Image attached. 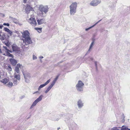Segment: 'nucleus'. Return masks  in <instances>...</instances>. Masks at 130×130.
Wrapping results in <instances>:
<instances>
[{
    "instance_id": "f257e3e1",
    "label": "nucleus",
    "mask_w": 130,
    "mask_h": 130,
    "mask_svg": "<svg viewBox=\"0 0 130 130\" xmlns=\"http://www.w3.org/2000/svg\"><path fill=\"white\" fill-rule=\"evenodd\" d=\"M21 32L22 34V45H23L22 46V47L23 48H24L25 45H27L31 44L32 43V42L30 36V34L27 30H25Z\"/></svg>"
},
{
    "instance_id": "f03ea898",
    "label": "nucleus",
    "mask_w": 130,
    "mask_h": 130,
    "mask_svg": "<svg viewBox=\"0 0 130 130\" xmlns=\"http://www.w3.org/2000/svg\"><path fill=\"white\" fill-rule=\"evenodd\" d=\"M49 8L47 5L44 6L40 5L39 7V11L37 13V15L42 17H45L47 15V13L48 12Z\"/></svg>"
},
{
    "instance_id": "7ed1b4c3",
    "label": "nucleus",
    "mask_w": 130,
    "mask_h": 130,
    "mask_svg": "<svg viewBox=\"0 0 130 130\" xmlns=\"http://www.w3.org/2000/svg\"><path fill=\"white\" fill-rule=\"evenodd\" d=\"M77 6V3L76 2L72 3L70 6V13L71 15H73L76 13Z\"/></svg>"
},
{
    "instance_id": "20e7f679",
    "label": "nucleus",
    "mask_w": 130,
    "mask_h": 130,
    "mask_svg": "<svg viewBox=\"0 0 130 130\" xmlns=\"http://www.w3.org/2000/svg\"><path fill=\"white\" fill-rule=\"evenodd\" d=\"M34 15L32 14L31 15V18L28 21V22L32 26H34L37 24V22L35 18Z\"/></svg>"
},
{
    "instance_id": "39448f33",
    "label": "nucleus",
    "mask_w": 130,
    "mask_h": 130,
    "mask_svg": "<svg viewBox=\"0 0 130 130\" xmlns=\"http://www.w3.org/2000/svg\"><path fill=\"white\" fill-rule=\"evenodd\" d=\"M84 85V84L81 81H79L76 86L77 90L79 91H83V87Z\"/></svg>"
},
{
    "instance_id": "423d86ee",
    "label": "nucleus",
    "mask_w": 130,
    "mask_h": 130,
    "mask_svg": "<svg viewBox=\"0 0 130 130\" xmlns=\"http://www.w3.org/2000/svg\"><path fill=\"white\" fill-rule=\"evenodd\" d=\"M23 68L22 66L20 64H18L15 67L14 69V73L16 74H20V69H22Z\"/></svg>"
},
{
    "instance_id": "0eeeda50",
    "label": "nucleus",
    "mask_w": 130,
    "mask_h": 130,
    "mask_svg": "<svg viewBox=\"0 0 130 130\" xmlns=\"http://www.w3.org/2000/svg\"><path fill=\"white\" fill-rule=\"evenodd\" d=\"M101 2L100 0H92L90 3V5L91 6H97Z\"/></svg>"
},
{
    "instance_id": "6e6552de",
    "label": "nucleus",
    "mask_w": 130,
    "mask_h": 130,
    "mask_svg": "<svg viewBox=\"0 0 130 130\" xmlns=\"http://www.w3.org/2000/svg\"><path fill=\"white\" fill-rule=\"evenodd\" d=\"M24 77L25 79V81L27 83H28L29 82V79L30 78V74L28 73H24L23 72Z\"/></svg>"
},
{
    "instance_id": "1a4fd4ad",
    "label": "nucleus",
    "mask_w": 130,
    "mask_h": 130,
    "mask_svg": "<svg viewBox=\"0 0 130 130\" xmlns=\"http://www.w3.org/2000/svg\"><path fill=\"white\" fill-rule=\"evenodd\" d=\"M117 3V0H110L109 6L111 8H113L115 6Z\"/></svg>"
},
{
    "instance_id": "9d476101",
    "label": "nucleus",
    "mask_w": 130,
    "mask_h": 130,
    "mask_svg": "<svg viewBox=\"0 0 130 130\" xmlns=\"http://www.w3.org/2000/svg\"><path fill=\"white\" fill-rule=\"evenodd\" d=\"M37 21L38 25H40L45 23V19H37Z\"/></svg>"
},
{
    "instance_id": "9b49d317",
    "label": "nucleus",
    "mask_w": 130,
    "mask_h": 130,
    "mask_svg": "<svg viewBox=\"0 0 130 130\" xmlns=\"http://www.w3.org/2000/svg\"><path fill=\"white\" fill-rule=\"evenodd\" d=\"M50 79H49L47 80L44 84L41 85L38 88V90H39L41 88H43L48 84L50 82Z\"/></svg>"
},
{
    "instance_id": "f8f14e48",
    "label": "nucleus",
    "mask_w": 130,
    "mask_h": 130,
    "mask_svg": "<svg viewBox=\"0 0 130 130\" xmlns=\"http://www.w3.org/2000/svg\"><path fill=\"white\" fill-rule=\"evenodd\" d=\"M33 9L29 5H27L25 9L26 13H29V11H32Z\"/></svg>"
},
{
    "instance_id": "ddd939ff",
    "label": "nucleus",
    "mask_w": 130,
    "mask_h": 130,
    "mask_svg": "<svg viewBox=\"0 0 130 130\" xmlns=\"http://www.w3.org/2000/svg\"><path fill=\"white\" fill-rule=\"evenodd\" d=\"M13 51V52H17L19 50V48L15 44H13L12 46Z\"/></svg>"
},
{
    "instance_id": "4468645a",
    "label": "nucleus",
    "mask_w": 130,
    "mask_h": 130,
    "mask_svg": "<svg viewBox=\"0 0 130 130\" xmlns=\"http://www.w3.org/2000/svg\"><path fill=\"white\" fill-rule=\"evenodd\" d=\"M77 105L79 108H81L83 106L84 103L81 100H79L77 102Z\"/></svg>"
},
{
    "instance_id": "2eb2a0df",
    "label": "nucleus",
    "mask_w": 130,
    "mask_h": 130,
    "mask_svg": "<svg viewBox=\"0 0 130 130\" xmlns=\"http://www.w3.org/2000/svg\"><path fill=\"white\" fill-rule=\"evenodd\" d=\"M10 61L11 64L13 66H15L17 63V60L13 58H10Z\"/></svg>"
},
{
    "instance_id": "dca6fc26",
    "label": "nucleus",
    "mask_w": 130,
    "mask_h": 130,
    "mask_svg": "<svg viewBox=\"0 0 130 130\" xmlns=\"http://www.w3.org/2000/svg\"><path fill=\"white\" fill-rule=\"evenodd\" d=\"M14 78L18 80H20V74H16L14 73Z\"/></svg>"
},
{
    "instance_id": "f3484780",
    "label": "nucleus",
    "mask_w": 130,
    "mask_h": 130,
    "mask_svg": "<svg viewBox=\"0 0 130 130\" xmlns=\"http://www.w3.org/2000/svg\"><path fill=\"white\" fill-rule=\"evenodd\" d=\"M8 81V79L7 78H4L0 80V82L3 83L4 84L6 85Z\"/></svg>"
},
{
    "instance_id": "a211bd4d",
    "label": "nucleus",
    "mask_w": 130,
    "mask_h": 130,
    "mask_svg": "<svg viewBox=\"0 0 130 130\" xmlns=\"http://www.w3.org/2000/svg\"><path fill=\"white\" fill-rule=\"evenodd\" d=\"M7 83L6 86L9 88H11L13 86H14L13 83L11 82L8 81Z\"/></svg>"
},
{
    "instance_id": "6ab92c4d",
    "label": "nucleus",
    "mask_w": 130,
    "mask_h": 130,
    "mask_svg": "<svg viewBox=\"0 0 130 130\" xmlns=\"http://www.w3.org/2000/svg\"><path fill=\"white\" fill-rule=\"evenodd\" d=\"M20 80H18L16 79L13 78V85H17L19 82Z\"/></svg>"
},
{
    "instance_id": "aec40b11",
    "label": "nucleus",
    "mask_w": 130,
    "mask_h": 130,
    "mask_svg": "<svg viewBox=\"0 0 130 130\" xmlns=\"http://www.w3.org/2000/svg\"><path fill=\"white\" fill-rule=\"evenodd\" d=\"M94 45V41L93 40V41H92L91 43L90 44V45L89 47V48L88 50V51H91V49L93 47V46Z\"/></svg>"
},
{
    "instance_id": "412c9836",
    "label": "nucleus",
    "mask_w": 130,
    "mask_h": 130,
    "mask_svg": "<svg viewBox=\"0 0 130 130\" xmlns=\"http://www.w3.org/2000/svg\"><path fill=\"white\" fill-rule=\"evenodd\" d=\"M53 86V85L51 84L47 88V89L45 91V93H47L52 88Z\"/></svg>"
},
{
    "instance_id": "4be33fe9",
    "label": "nucleus",
    "mask_w": 130,
    "mask_h": 130,
    "mask_svg": "<svg viewBox=\"0 0 130 130\" xmlns=\"http://www.w3.org/2000/svg\"><path fill=\"white\" fill-rule=\"evenodd\" d=\"M43 97V95H41L35 100V101L38 103L42 100Z\"/></svg>"
},
{
    "instance_id": "5701e85b",
    "label": "nucleus",
    "mask_w": 130,
    "mask_h": 130,
    "mask_svg": "<svg viewBox=\"0 0 130 130\" xmlns=\"http://www.w3.org/2000/svg\"><path fill=\"white\" fill-rule=\"evenodd\" d=\"M38 103L35 100L32 103V105L31 106L30 108L31 109L34 107L36 106Z\"/></svg>"
},
{
    "instance_id": "b1692460",
    "label": "nucleus",
    "mask_w": 130,
    "mask_h": 130,
    "mask_svg": "<svg viewBox=\"0 0 130 130\" xmlns=\"http://www.w3.org/2000/svg\"><path fill=\"white\" fill-rule=\"evenodd\" d=\"M58 76H57L56 77V78H55L54 79V80L52 82V83H51V85H52L53 86L54 85L56 82V81L57 80V79H58Z\"/></svg>"
},
{
    "instance_id": "393cba45",
    "label": "nucleus",
    "mask_w": 130,
    "mask_h": 130,
    "mask_svg": "<svg viewBox=\"0 0 130 130\" xmlns=\"http://www.w3.org/2000/svg\"><path fill=\"white\" fill-rule=\"evenodd\" d=\"M6 38L5 35L3 34L2 35H1L0 36V39L1 40H4Z\"/></svg>"
},
{
    "instance_id": "a878e982",
    "label": "nucleus",
    "mask_w": 130,
    "mask_h": 130,
    "mask_svg": "<svg viewBox=\"0 0 130 130\" xmlns=\"http://www.w3.org/2000/svg\"><path fill=\"white\" fill-rule=\"evenodd\" d=\"M6 54V55L9 57L12 58H13V55L10 54L8 52H7Z\"/></svg>"
},
{
    "instance_id": "bb28decb",
    "label": "nucleus",
    "mask_w": 130,
    "mask_h": 130,
    "mask_svg": "<svg viewBox=\"0 0 130 130\" xmlns=\"http://www.w3.org/2000/svg\"><path fill=\"white\" fill-rule=\"evenodd\" d=\"M35 29L39 32H41L42 31V28H35Z\"/></svg>"
},
{
    "instance_id": "cd10ccee",
    "label": "nucleus",
    "mask_w": 130,
    "mask_h": 130,
    "mask_svg": "<svg viewBox=\"0 0 130 130\" xmlns=\"http://www.w3.org/2000/svg\"><path fill=\"white\" fill-rule=\"evenodd\" d=\"M6 69L9 71H12V68L10 65L7 67Z\"/></svg>"
},
{
    "instance_id": "c85d7f7f",
    "label": "nucleus",
    "mask_w": 130,
    "mask_h": 130,
    "mask_svg": "<svg viewBox=\"0 0 130 130\" xmlns=\"http://www.w3.org/2000/svg\"><path fill=\"white\" fill-rule=\"evenodd\" d=\"M94 26H94V25H93V26H91V27H89V28H86L85 29V30L86 31H87L88 30H89L90 29H91V28L92 27H93Z\"/></svg>"
},
{
    "instance_id": "c756f323",
    "label": "nucleus",
    "mask_w": 130,
    "mask_h": 130,
    "mask_svg": "<svg viewBox=\"0 0 130 130\" xmlns=\"http://www.w3.org/2000/svg\"><path fill=\"white\" fill-rule=\"evenodd\" d=\"M3 47L5 49V50L7 51V52H10L9 50L7 48L6 46H3Z\"/></svg>"
},
{
    "instance_id": "7c9ffc66",
    "label": "nucleus",
    "mask_w": 130,
    "mask_h": 130,
    "mask_svg": "<svg viewBox=\"0 0 130 130\" xmlns=\"http://www.w3.org/2000/svg\"><path fill=\"white\" fill-rule=\"evenodd\" d=\"M105 30L107 31V30H105L104 28H102L100 29V31L101 32H102Z\"/></svg>"
},
{
    "instance_id": "2f4dec72",
    "label": "nucleus",
    "mask_w": 130,
    "mask_h": 130,
    "mask_svg": "<svg viewBox=\"0 0 130 130\" xmlns=\"http://www.w3.org/2000/svg\"><path fill=\"white\" fill-rule=\"evenodd\" d=\"M95 66L96 69L97 70H98V67L97 66V62L96 61L94 62Z\"/></svg>"
},
{
    "instance_id": "473e14b6",
    "label": "nucleus",
    "mask_w": 130,
    "mask_h": 130,
    "mask_svg": "<svg viewBox=\"0 0 130 130\" xmlns=\"http://www.w3.org/2000/svg\"><path fill=\"white\" fill-rule=\"evenodd\" d=\"M9 30V29L5 27L4 28V30L5 31H6L7 32H8Z\"/></svg>"
},
{
    "instance_id": "72a5a7b5",
    "label": "nucleus",
    "mask_w": 130,
    "mask_h": 130,
    "mask_svg": "<svg viewBox=\"0 0 130 130\" xmlns=\"http://www.w3.org/2000/svg\"><path fill=\"white\" fill-rule=\"evenodd\" d=\"M3 25L5 26H9V24L8 23H4L3 24Z\"/></svg>"
},
{
    "instance_id": "f704fd0d",
    "label": "nucleus",
    "mask_w": 130,
    "mask_h": 130,
    "mask_svg": "<svg viewBox=\"0 0 130 130\" xmlns=\"http://www.w3.org/2000/svg\"><path fill=\"white\" fill-rule=\"evenodd\" d=\"M9 34L10 36H11L12 35V31H10V30L8 31V32H7Z\"/></svg>"
},
{
    "instance_id": "c9c22d12",
    "label": "nucleus",
    "mask_w": 130,
    "mask_h": 130,
    "mask_svg": "<svg viewBox=\"0 0 130 130\" xmlns=\"http://www.w3.org/2000/svg\"><path fill=\"white\" fill-rule=\"evenodd\" d=\"M13 22L15 23H18V21L16 19H13Z\"/></svg>"
},
{
    "instance_id": "e433bc0d",
    "label": "nucleus",
    "mask_w": 130,
    "mask_h": 130,
    "mask_svg": "<svg viewBox=\"0 0 130 130\" xmlns=\"http://www.w3.org/2000/svg\"><path fill=\"white\" fill-rule=\"evenodd\" d=\"M32 58L34 60L36 59L37 58V57L34 55H33V56Z\"/></svg>"
},
{
    "instance_id": "4c0bfd02",
    "label": "nucleus",
    "mask_w": 130,
    "mask_h": 130,
    "mask_svg": "<svg viewBox=\"0 0 130 130\" xmlns=\"http://www.w3.org/2000/svg\"><path fill=\"white\" fill-rule=\"evenodd\" d=\"M101 20H99L97 22H96L95 23L94 25V26H95V25H96L97 24L100 22L101 21Z\"/></svg>"
},
{
    "instance_id": "58836bf2",
    "label": "nucleus",
    "mask_w": 130,
    "mask_h": 130,
    "mask_svg": "<svg viewBox=\"0 0 130 130\" xmlns=\"http://www.w3.org/2000/svg\"><path fill=\"white\" fill-rule=\"evenodd\" d=\"M5 44L7 46H9V44L8 42L5 43Z\"/></svg>"
},
{
    "instance_id": "ea45409f",
    "label": "nucleus",
    "mask_w": 130,
    "mask_h": 130,
    "mask_svg": "<svg viewBox=\"0 0 130 130\" xmlns=\"http://www.w3.org/2000/svg\"><path fill=\"white\" fill-rule=\"evenodd\" d=\"M63 115H64L63 114H60V117H63Z\"/></svg>"
},
{
    "instance_id": "a19ab883",
    "label": "nucleus",
    "mask_w": 130,
    "mask_h": 130,
    "mask_svg": "<svg viewBox=\"0 0 130 130\" xmlns=\"http://www.w3.org/2000/svg\"><path fill=\"white\" fill-rule=\"evenodd\" d=\"M3 26V25H0V29H2Z\"/></svg>"
},
{
    "instance_id": "79ce46f5",
    "label": "nucleus",
    "mask_w": 130,
    "mask_h": 130,
    "mask_svg": "<svg viewBox=\"0 0 130 130\" xmlns=\"http://www.w3.org/2000/svg\"><path fill=\"white\" fill-rule=\"evenodd\" d=\"M39 58H40V59H42V58H43V56H40V57H39Z\"/></svg>"
},
{
    "instance_id": "37998d69",
    "label": "nucleus",
    "mask_w": 130,
    "mask_h": 130,
    "mask_svg": "<svg viewBox=\"0 0 130 130\" xmlns=\"http://www.w3.org/2000/svg\"><path fill=\"white\" fill-rule=\"evenodd\" d=\"M27 1V0H23V2L25 3Z\"/></svg>"
},
{
    "instance_id": "c03bdc74",
    "label": "nucleus",
    "mask_w": 130,
    "mask_h": 130,
    "mask_svg": "<svg viewBox=\"0 0 130 130\" xmlns=\"http://www.w3.org/2000/svg\"><path fill=\"white\" fill-rule=\"evenodd\" d=\"M15 32L17 34H18L19 33V32L18 31H15Z\"/></svg>"
},
{
    "instance_id": "a18cd8bd",
    "label": "nucleus",
    "mask_w": 130,
    "mask_h": 130,
    "mask_svg": "<svg viewBox=\"0 0 130 130\" xmlns=\"http://www.w3.org/2000/svg\"><path fill=\"white\" fill-rule=\"evenodd\" d=\"M60 128V127H58L57 128V129L58 130H59Z\"/></svg>"
},
{
    "instance_id": "49530a36",
    "label": "nucleus",
    "mask_w": 130,
    "mask_h": 130,
    "mask_svg": "<svg viewBox=\"0 0 130 130\" xmlns=\"http://www.w3.org/2000/svg\"><path fill=\"white\" fill-rule=\"evenodd\" d=\"M123 117H124V118H125V116H124V114H123Z\"/></svg>"
},
{
    "instance_id": "de8ad7c7",
    "label": "nucleus",
    "mask_w": 130,
    "mask_h": 130,
    "mask_svg": "<svg viewBox=\"0 0 130 130\" xmlns=\"http://www.w3.org/2000/svg\"><path fill=\"white\" fill-rule=\"evenodd\" d=\"M90 59H91V60H93V58H90Z\"/></svg>"
}]
</instances>
